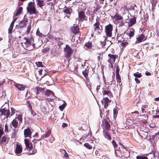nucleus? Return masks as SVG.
Returning <instances> with one entry per match:
<instances>
[{
  "label": "nucleus",
  "mask_w": 159,
  "mask_h": 159,
  "mask_svg": "<svg viewBox=\"0 0 159 159\" xmlns=\"http://www.w3.org/2000/svg\"><path fill=\"white\" fill-rule=\"evenodd\" d=\"M36 35L40 37H43L46 36L45 35L43 34L42 33L40 32L39 30V28H38L36 31Z\"/></svg>",
  "instance_id": "nucleus-37"
},
{
  "label": "nucleus",
  "mask_w": 159,
  "mask_h": 159,
  "mask_svg": "<svg viewBox=\"0 0 159 159\" xmlns=\"http://www.w3.org/2000/svg\"><path fill=\"white\" fill-rule=\"evenodd\" d=\"M117 24L118 25L119 27H122L124 25L125 22L122 20L117 22Z\"/></svg>",
  "instance_id": "nucleus-40"
},
{
  "label": "nucleus",
  "mask_w": 159,
  "mask_h": 159,
  "mask_svg": "<svg viewBox=\"0 0 159 159\" xmlns=\"http://www.w3.org/2000/svg\"><path fill=\"white\" fill-rule=\"evenodd\" d=\"M102 93L103 95H107L110 98L113 97L112 94L109 89L108 88L107 89L103 90L102 91Z\"/></svg>",
  "instance_id": "nucleus-19"
},
{
  "label": "nucleus",
  "mask_w": 159,
  "mask_h": 159,
  "mask_svg": "<svg viewBox=\"0 0 159 159\" xmlns=\"http://www.w3.org/2000/svg\"><path fill=\"white\" fill-rule=\"evenodd\" d=\"M108 56L109 59L108 60V62H110L111 61L115 62L116 59L118 57V55L116 54H112L109 53L108 54Z\"/></svg>",
  "instance_id": "nucleus-14"
},
{
  "label": "nucleus",
  "mask_w": 159,
  "mask_h": 159,
  "mask_svg": "<svg viewBox=\"0 0 159 159\" xmlns=\"http://www.w3.org/2000/svg\"><path fill=\"white\" fill-rule=\"evenodd\" d=\"M22 115L20 112H17L16 113V116L15 119H18L20 123L22 122Z\"/></svg>",
  "instance_id": "nucleus-25"
},
{
  "label": "nucleus",
  "mask_w": 159,
  "mask_h": 159,
  "mask_svg": "<svg viewBox=\"0 0 159 159\" xmlns=\"http://www.w3.org/2000/svg\"><path fill=\"white\" fill-rule=\"evenodd\" d=\"M28 22V20L27 19H23L20 22L18 26L20 28L25 27Z\"/></svg>",
  "instance_id": "nucleus-17"
},
{
  "label": "nucleus",
  "mask_w": 159,
  "mask_h": 159,
  "mask_svg": "<svg viewBox=\"0 0 159 159\" xmlns=\"http://www.w3.org/2000/svg\"><path fill=\"white\" fill-rule=\"evenodd\" d=\"M129 18V17L127 15L125 16H123L122 15V16H121L118 13H116L113 17V18L115 19V20L117 22L122 20L124 19L125 20H127Z\"/></svg>",
  "instance_id": "nucleus-8"
},
{
  "label": "nucleus",
  "mask_w": 159,
  "mask_h": 159,
  "mask_svg": "<svg viewBox=\"0 0 159 159\" xmlns=\"http://www.w3.org/2000/svg\"><path fill=\"white\" fill-rule=\"evenodd\" d=\"M31 23L30 22V24L27 27V30L26 31V33L27 34H29L30 31L31 29Z\"/></svg>",
  "instance_id": "nucleus-44"
},
{
  "label": "nucleus",
  "mask_w": 159,
  "mask_h": 159,
  "mask_svg": "<svg viewBox=\"0 0 159 159\" xmlns=\"http://www.w3.org/2000/svg\"><path fill=\"white\" fill-rule=\"evenodd\" d=\"M120 8V11L121 12V13L123 12V13L122 14V15L123 16L125 15H126V13H125V12L127 10V9L126 7V5H121L120 6V7H119Z\"/></svg>",
  "instance_id": "nucleus-23"
},
{
  "label": "nucleus",
  "mask_w": 159,
  "mask_h": 159,
  "mask_svg": "<svg viewBox=\"0 0 159 159\" xmlns=\"http://www.w3.org/2000/svg\"><path fill=\"white\" fill-rule=\"evenodd\" d=\"M114 62H113V61H111L110 62H109L110 64V65H109V67H110V68H113V64Z\"/></svg>",
  "instance_id": "nucleus-60"
},
{
  "label": "nucleus",
  "mask_w": 159,
  "mask_h": 159,
  "mask_svg": "<svg viewBox=\"0 0 159 159\" xmlns=\"http://www.w3.org/2000/svg\"><path fill=\"white\" fill-rule=\"evenodd\" d=\"M100 42L101 43V44L102 46H104L105 45L106 42L105 41V40H104L103 41H100Z\"/></svg>",
  "instance_id": "nucleus-63"
},
{
  "label": "nucleus",
  "mask_w": 159,
  "mask_h": 159,
  "mask_svg": "<svg viewBox=\"0 0 159 159\" xmlns=\"http://www.w3.org/2000/svg\"><path fill=\"white\" fill-rule=\"evenodd\" d=\"M117 39L118 42H121L124 41L123 37L122 36V34H118L117 35Z\"/></svg>",
  "instance_id": "nucleus-31"
},
{
  "label": "nucleus",
  "mask_w": 159,
  "mask_h": 159,
  "mask_svg": "<svg viewBox=\"0 0 159 159\" xmlns=\"http://www.w3.org/2000/svg\"><path fill=\"white\" fill-rule=\"evenodd\" d=\"M10 115V112L9 109L4 107V106H2L0 109V116L1 118L4 119L5 117L8 118Z\"/></svg>",
  "instance_id": "nucleus-3"
},
{
  "label": "nucleus",
  "mask_w": 159,
  "mask_h": 159,
  "mask_svg": "<svg viewBox=\"0 0 159 159\" xmlns=\"http://www.w3.org/2000/svg\"><path fill=\"white\" fill-rule=\"evenodd\" d=\"M133 75L135 78H140L142 76L141 73H139L138 72H137L133 74Z\"/></svg>",
  "instance_id": "nucleus-39"
},
{
  "label": "nucleus",
  "mask_w": 159,
  "mask_h": 159,
  "mask_svg": "<svg viewBox=\"0 0 159 159\" xmlns=\"http://www.w3.org/2000/svg\"><path fill=\"white\" fill-rule=\"evenodd\" d=\"M44 92L45 95L48 96H49L51 94H52L53 93V92L48 89H46Z\"/></svg>",
  "instance_id": "nucleus-38"
},
{
  "label": "nucleus",
  "mask_w": 159,
  "mask_h": 159,
  "mask_svg": "<svg viewBox=\"0 0 159 159\" xmlns=\"http://www.w3.org/2000/svg\"><path fill=\"white\" fill-rule=\"evenodd\" d=\"M104 101V107L105 108L107 109L109 105V103L111 102V100H110L108 97H106L103 98V100Z\"/></svg>",
  "instance_id": "nucleus-21"
},
{
  "label": "nucleus",
  "mask_w": 159,
  "mask_h": 159,
  "mask_svg": "<svg viewBox=\"0 0 159 159\" xmlns=\"http://www.w3.org/2000/svg\"><path fill=\"white\" fill-rule=\"evenodd\" d=\"M27 104L28 105V107L31 110L32 109V107L30 104V102L29 101H27Z\"/></svg>",
  "instance_id": "nucleus-56"
},
{
  "label": "nucleus",
  "mask_w": 159,
  "mask_h": 159,
  "mask_svg": "<svg viewBox=\"0 0 159 159\" xmlns=\"http://www.w3.org/2000/svg\"><path fill=\"white\" fill-rule=\"evenodd\" d=\"M36 2L37 3V5L40 7L42 8L44 6V1L43 0H36Z\"/></svg>",
  "instance_id": "nucleus-30"
},
{
  "label": "nucleus",
  "mask_w": 159,
  "mask_h": 159,
  "mask_svg": "<svg viewBox=\"0 0 159 159\" xmlns=\"http://www.w3.org/2000/svg\"><path fill=\"white\" fill-rule=\"evenodd\" d=\"M73 52V49L69 45L66 44L65 47L64 48L65 57L67 59H69L71 56Z\"/></svg>",
  "instance_id": "nucleus-4"
},
{
  "label": "nucleus",
  "mask_w": 159,
  "mask_h": 159,
  "mask_svg": "<svg viewBox=\"0 0 159 159\" xmlns=\"http://www.w3.org/2000/svg\"><path fill=\"white\" fill-rule=\"evenodd\" d=\"M23 148L22 147L20 144H16L15 149V152L17 156L20 155V154L22 152Z\"/></svg>",
  "instance_id": "nucleus-11"
},
{
  "label": "nucleus",
  "mask_w": 159,
  "mask_h": 159,
  "mask_svg": "<svg viewBox=\"0 0 159 159\" xmlns=\"http://www.w3.org/2000/svg\"><path fill=\"white\" fill-rule=\"evenodd\" d=\"M36 64L38 67H43L42 63L41 62L39 61L36 62Z\"/></svg>",
  "instance_id": "nucleus-48"
},
{
  "label": "nucleus",
  "mask_w": 159,
  "mask_h": 159,
  "mask_svg": "<svg viewBox=\"0 0 159 159\" xmlns=\"http://www.w3.org/2000/svg\"><path fill=\"white\" fill-rule=\"evenodd\" d=\"M147 37L143 34H140L138 37L136 38V43H138L144 41L147 39Z\"/></svg>",
  "instance_id": "nucleus-13"
},
{
  "label": "nucleus",
  "mask_w": 159,
  "mask_h": 159,
  "mask_svg": "<svg viewBox=\"0 0 159 159\" xmlns=\"http://www.w3.org/2000/svg\"><path fill=\"white\" fill-rule=\"evenodd\" d=\"M45 88H42L39 86L36 87L34 89V91L37 95H43L44 91Z\"/></svg>",
  "instance_id": "nucleus-10"
},
{
  "label": "nucleus",
  "mask_w": 159,
  "mask_h": 159,
  "mask_svg": "<svg viewBox=\"0 0 159 159\" xmlns=\"http://www.w3.org/2000/svg\"><path fill=\"white\" fill-rule=\"evenodd\" d=\"M16 19H13V21L11 22V24L10 25V26H12L13 27L14 24L15 23V22L16 20Z\"/></svg>",
  "instance_id": "nucleus-61"
},
{
  "label": "nucleus",
  "mask_w": 159,
  "mask_h": 159,
  "mask_svg": "<svg viewBox=\"0 0 159 159\" xmlns=\"http://www.w3.org/2000/svg\"><path fill=\"white\" fill-rule=\"evenodd\" d=\"M116 75H119V71H120V69L119 68L118 66H116Z\"/></svg>",
  "instance_id": "nucleus-57"
},
{
  "label": "nucleus",
  "mask_w": 159,
  "mask_h": 159,
  "mask_svg": "<svg viewBox=\"0 0 159 159\" xmlns=\"http://www.w3.org/2000/svg\"><path fill=\"white\" fill-rule=\"evenodd\" d=\"M62 11L65 14L70 15L73 11V10L70 7L65 6Z\"/></svg>",
  "instance_id": "nucleus-15"
},
{
  "label": "nucleus",
  "mask_w": 159,
  "mask_h": 159,
  "mask_svg": "<svg viewBox=\"0 0 159 159\" xmlns=\"http://www.w3.org/2000/svg\"><path fill=\"white\" fill-rule=\"evenodd\" d=\"M92 43L90 42H88L86 43L84 45L86 47V48L91 49L92 48Z\"/></svg>",
  "instance_id": "nucleus-36"
},
{
  "label": "nucleus",
  "mask_w": 159,
  "mask_h": 159,
  "mask_svg": "<svg viewBox=\"0 0 159 159\" xmlns=\"http://www.w3.org/2000/svg\"><path fill=\"white\" fill-rule=\"evenodd\" d=\"M8 126L6 124L5 126V132H8Z\"/></svg>",
  "instance_id": "nucleus-64"
},
{
  "label": "nucleus",
  "mask_w": 159,
  "mask_h": 159,
  "mask_svg": "<svg viewBox=\"0 0 159 159\" xmlns=\"http://www.w3.org/2000/svg\"><path fill=\"white\" fill-rule=\"evenodd\" d=\"M89 73V71L87 72V71H85L84 70L82 71V74L85 78L87 82L89 81V79L88 76Z\"/></svg>",
  "instance_id": "nucleus-32"
},
{
  "label": "nucleus",
  "mask_w": 159,
  "mask_h": 159,
  "mask_svg": "<svg viewBox=\"0 0 159 159\" xmlns=\"http://www.w3.org/2000/svg\"><path fill=\"white\" fill-rule=\"evenodd\" d=\"M34 5L35 3L33 2H30L28 4L27 7V11L30 14H36V9Z\"/></svg>",
  "instance_id": "nucleus-5"
},
{
  "label": "nucleus",
  "mask_w": 159,
  "mask_h": 159,
  "mask_svg": "<svg viewBox=\"0 0 159 159\" xmlns=\"http://www.w3.org/2000/svg\"><path fill=\"white\" fill-rule=\"evenodd\" d=\"M84 146L87 148L89 149H91L92 148V147L90 144L88 143H85L84 144Z\"/></svg>",
  "instance_id": "nucleus-43"
},
{
  "label": "nucleus",
  "mask_w": 159,
  "mask_h": 159,
  "mask_svg": "<svg viewBox=\"0 0 159 159\" xmlns=\"http://www.w3.org/2000/svg\"><path fill=\"white\" fill-rule=\"evenodd\" d=\"M94 14H91L89 18V21L91 22H92L94 20Z\"/></svg>",
  "instance_id": "nucleus-46"
},
{
  "label": "nucleus",
  "mask_w": 159,
  "mask_h": 159,
  "mask_svg": "<svg viewBox=\"0 0 159 159\" xmlns=\"http://www.w3.org/2000/svg\"><path fill=\"white\" fill-rule=\"evenodd\" d=\"M32 132L30 128L28 127L27 128L25 129L24 130V136L25 138L29 137L31 138V136Z\"/></svg>",
  "instance_id": "nucleus-12"
},
{
  "label": "nucleus",
  "mask_w": 159,
  "mask_h": 159,
  "mask_svg": "<svg viewBox=\"0 0 159 159\" xmlns=\"http://www.w3.org/2000/svg\"><path fill=\"white\" fill-rule=\"evenodd\" d=\"M135 7H136V8H137V6L135 4H133V5H131L130 7V9L131 10H132L133 11H134L135 10Z\"/></svg>",
  "instance_id": "nucleus-52"
},
{
  "label": "nucleus",
  "mask_w": 159,
  "mask_h": 159,
  "mask_svg": "<svg viewBox=\"0 0 159 159\" xmlns=\"http://www.w3.org/2000/svg\"><path fill=\"white\" fill-rule=\"evenodd\" d=\"M136 159H148V158L145 156H137L136 157Z\"/></svg>",
  "instance_id": "nucleus-49"
},
{
  "label": "nucleus",
  "mask_w": 159,
  "mask_h": 159,
  "mask_svg": "<svg viewBox=\"0 0 159 159\" xmlns=\"http://www.w3.org/2000/svg\"><path fill=\"white\" fill-rule=\"evenodd\" d=\"M121 148L122 149V150H117V152L116 151H115V154L117 157H120L121 156L125 157L127 155V151L124 145L122 146Z\"/></svg>",
  "instance_id": "nucleus-6"
},
{
  "label": "nucleus",
  "mask_w": 159,
  "mask_h": 159,
  "mask_svg": "<svg viewBox=\"0 0 159 159\" xmlns=\"http://www.w3.org/2000/svg\"><path fill=\"white\" fill-rule=\"evenodd\" d=\"M136 18L135 17H133L129 20L128 22L129 27H131L134 25L136 22Z\"/></svg>",
  "instance_id": "nucleus-20"
},
{
  "label": "nucleus",
  "mask_w": 159,
  "mask_h": 159,
  "mask_svg": "<svg viewBox=\"0 0 159 159\" xmlns=\"http://www.w3.org/2000/svg\"><path fill=\"white\" fill-rule=\"evenodd\" d=\"M105 127L107 130H108L110 128V125L108 121L106 120H104Z\"/></svg>",
  "instance_id": "nucleus-33"
},
{
  "label": "nucleus",
  "mask_w": 159,
  "mask_h": 159,
  "mask_svg": "<svg viewBox=\"0 0 159 159\" xmlns=\"http://www.w3.org/2000/svg\"><path fill=\"white\" fill-rule=\"evenodd\" d=\"M17 130L14 129L13 132L12 134V138H15L16 136V133Z\"/></svg>",
  "instance_id": "nucleus-51"
},
{
  "label": "nucleus",
  "mask_w": 159,
  "mask_h": 159,
  "mask_svg": "<svg viewBox=\"0 0 159 159\" xmlns=\"http://www.w3.org/2000/svg\"><path fill=\"white\" fill-rule=\"evenodd\" d=\"M78 17L80 20L83 21L87 20V17L86 16L85 12L84 11H81L78 12Z\"/></svg>",
  "instance_id": "nucleus-9"
},
{
  "label": "nucleus",
  "mask_w": 159,
  "mask_h": 159,
  "mask_svg": "<svg viewBox=\"0 0 159 159\" xmlns=\"http://www.w3.org/2000/svg\"><path fill=\"white\" fill-rule=\"evenodd\" d=\"M112 143L115 148H116L118 146V145L116 143L115 140H113L112 142Z\"/></svg>",
  "instance_id": "nucleus-55"
},
{
  "label": "nucleus",
  "mask_w": 159,
  "mask_h": 159,
  "mask_svg": "<svg viewBox=\"0 0 159 159\" xmlns=\"http://www.w3.org/2000/svg\"><path fill=\"white\" fill-rule=\"evenodd\" d=\"M23 11V8L22 7H19L16 12L15 13V15L16 16H17L18 15L21 14Z\"/></svg>",
  "instance_id": "nucleus-34"
},
{
  "label": "nucleus",
  "mask_w": 159,
  "mask_h": 159,
  "mask_svg": "<svg viewBox=\"0 0 159 159\" xmlns=\"http://www.w3.org/2000/svg\"><path fill=\"white\" fill-rule=\"evenodd\" d=\"M134 80L136 82V83L137 84H139L140 82V80L137 78H135L134 79Z\"/></svg>",
  "instance_id": "nucleus-62"
},
{
  "label": "nucleus",
  "mask_w": 159,
  "mask_h": 159,
  "mask_svg": "<svg viewBox=\"0 0 159 159\" xmlns=\"http://www.w3.org/2000/svg\"><path fill=\"white\" fill-rule=\"evenodd\" d=\"M26 147L29 148L30 150H32L33 149V144L31 143L27 139H24Z\"/></svg>",
  "instance_id": "nucleus-18"
},
{
  "label": "nucleus",
  "mask_w": 159,
  "mask_h": 159,
  "mask_svg": "<svg viewBox=\"0 0 159 159\" xmlns=\"http://www.w3.org/2000/svg\"><path fill=\"white\" fill-rule=\"evenodd\" d=\"M127 33V34L131 39L134 35L135 30L133 28H131L130 29V30Z\"/></svg>",
  "instance_id": "nucleus-28"
},
{
  "label": "nucleus",
  "mask_w": 159,
  "mask_h": 159,
  "mask_svg": "<svg viewBox=\"0 0 159 159\" xmlns=\"http://www.w3.org/2000/svg\"><path fill=\"white\" fill-rule=\"evenodd\" d=\"M128 43L127 41H125V42L122 43L120 44V45L121 47H124Z\"/></svg>",
  "instance_id": "nucleus-54"
},
{
  "label": "nucleus",
  "mask_w": 159,
  "mask_h": 159,
  "mask_svg": "<svg viewBox=\"0 0 159 159\" xmlns=\"http://www.w3.org/2000/svg\"><path fill=\"white\" fill-rule=\"evenodd\" d=\"M7 138L5 136H3L1 139V143H3L6 142Z\"/></svg>",
  "instance_id": "nucleus-47"
},
{
  "label": "nucleus",
  "mask_w": 159,
  "mask_h": 159,
  "mask_svg": "<svg viewBox=\"0 0 159 159\" xmlns=\"http://www.w3.org/2000/svg\"><path fill=\"white\" fill-rule=\"evenodd\" d=\"M50 50V48L49 47H47L45 48H44L42 51V52L44 53H46L48 52Z\"/></svg>",
  "instance_id": "nucleus-42"
},
{
  "label": "nucleus",
  "mask_w": 159,
  "mask_h": 159,
  "mask_svg": "<svg viewBox=\"0 0 159 159\" xmlns=\"http://www.w3.org/2000/svg\"><path fill=\"white\" fill-rule=\"evenodd\" d=\"M113 30V25L111 24L106 25L105 27V33L107 37L112 36V32Z\"/></svg>",
  "instance_id": "nucleus-7"
},
{
  "label": "nucleus",
  "mask_w": 159,
  "mask_h": 159,
  "mask_svg": "<svg viewBox=\"0 0 159 159\" xmlns=\"http://www.w3.org/2000/svg\"><path fill=\"white\" fill-rule=\"evenodd\" d=\"M122 36L124 41H127L130 39L128 34H127V33H126L125 31L122 34Z\"/></svg>",
  "instance_id": "nucleus-29"
},
{
  "label": "nucleus",
  "mask_w": 159,
  "mask_h": 159,
  "mask_svg": "<svg viewBox=\"0 0 159 159\" xmlns=\"http://www.w3.org/2000/svg\"><path fill=\"white\" fill-rule=\"evenodd\" d=\"M66 106V103L65 102L64 103L62 104L61 105L59 106V108L61 111H62Z\"/></svg>",
  "instance_id": "nucleus-41"
},
{
  "label": "nucleus",
  "mask_w": 159,
  "mask_h": 159,
  "mask_svg": "<svg viewBox=\"0 0 159 159\" xmlns=\"http://www.w3.org/2000/svg\"><path fill=\"white\" fill-rule=\"evenodd\" d=\"M51 134V130L50 129H48L45 132L44 134L42 136L41 138L40 139V140H42L44 138H48L50 136Z\"/></svg>",
  "instance_id": "nucleus-24"
},
{
  "label": "nucleus",
  "mask_w": 159,
  "mask_h": 159,
  "mask_svg": "<svg viewBox=\"0 0 159 159\" xmlns=\"http://www.w3.org/2000/svg\"><path fill=\"white\" fill-rule=\"evenodd\" d=\"M47 6H51V7H50L49 6V8H50L51 9H52V7L54 6V4L53 2H48L47 3Z\"/></svg>",
  "instance_id": "nucleus-53"
},
{
  "label": "nucleus",
  "mask_w": 159,
  "mask_h": 159,
  "mask_svg": "<svg viewBox=\"0 0 159 159\" xmlns=\"http://www.w3.org/2000/svg\"><path fill=\"white\" fill-rule=\"evenodd\" d=\"M65 152V154L64 155L63 157L66 158H67L69 157L68 154L67 153L66 151L64 150Z\"/></svg>",
  "instance_id": "nucleus-58"
},
{
  "label": "nucleus",
  "mask_w": 159,
  "mask_h": 159,
  "mask_svg": "<svg viewBox=\"0 0 159 159\" xmlns=\"http://www.w3.org/2000/svg\"><path fill=\"white\" fill-rule=\"evenodd\" d=\"M94 33L98 35L101 34L102 30V26L100 25V19L98 17H97L96 22L93 25Z\"/></svg>",
  "instance_id": "nucleus-2"
},
{
  "label": "nucleus",
  "mask_w": 159,
  "mask_h": 159,
  "mask_svg": "<svg viewBox=\"0 0 159 159\" xmlns=\"http://www.w3.org/2000/svg\"><path fill=\"white\" fill-rule=\"evenodd\" d=\"M103 132L105 138L109 140H111V138L107 130H104Z\"/></svg>",
  "instance_id": "nucleus-26"
},
{
  "label": "nucleus",
  "mask_w": 159,
  "mask_h": 159,
  "mask_svg": "<svg viewBox=\"0 0 159 159\" xmlns=\"http://www.w3.org/2000/svg\"><path fill=\"white\" fill-rule=\"evenodd\" d=\"M12 126L14 127V129H16L18 127V121L16 119H14L11 121Z\"/></svg>",
  "instance_id": "nucleus-27"
},
{
  "label": "nucleus",
  "mask_w": 159,
  "mask_h": 159,
  "mask_svg": "<svg viewBox=\"0 0 159 159\" xmlns=\"http://www.w3.org/2000/svg\"><path fill=\"white\" fill-rule=\"evenodd\" d=\"M11 116H12L14 115L15 113H17V112L16 111V110L14 108H11Z\"/></svg>",
  "instance_id": "nucleus-45"
},
{
  "label": "nucleus",
  "mask_w": 159,
  "mask_h": 159,
  "mask_svg": "<svg viewBox=\"0 0 159 159\" xmlns=\"http://www.w3.org/2000/svg\"><path fill=\"white\" fill-rule=\"evenodd\" d=\"M13 26H10V27H9L8 29V33L9 34H11L12 32L13 29Z\"/></svg>",
  "instance_id": "nucleus-50"
},
{
  "label": "nucleus",
  "mask_w": 159,
  "mask_h": 159,
  "mask_svg": "<svg viewBox=\"0 0 159 159\" xmlns=\"http://www.w3.org/2000/svg\"><path fill=\"white\" fill-rule=\"evenodd\" d=\"M24 39L26 40L25 41L24 43V44L26 46L27 48L29 47L30 46H32V48H28L27 50L30 51L34 48H38L39 47L37 46L35 43H34V39L33 38H25Z\"/></svg>",
  "instance_id": "nucleus-1"
},
{
  "label": "nucleus",
  "mask_w": 159,
  "mask_h": 159,
  "mask_svg": "<svg viewBox=\"0 0 159 159\" xmlns=\"http://www.w3.org/2000/svg\"><path fill=\"white\" fill-rule=\"evenodd\" d=\"M143 116L144 117V123H146V120L148 119V116L147 115H143Z\"/></svg>",
  "instance_id": "nucleus-59"
},
{
  "label": "nucleus",
  "mask_w": 159,
  "mask_h": 159,
  "mask_svg": "<svg viewBox=\"0 0 159 159\" xmlns=\"http://www.w3.org/2000/svg\"><path fill=\"white\" fill-rule=\"evenodd\" d=\"M116 81L119 83V85L120 86L122 84L121 78L120 75H116Z\"/></svg>",
  "instance_id": "nucleus-35"
},
{
  "label": "nucleus",
  "mask_w": 159,
  "mask_h": 159,
  "mask_svg": "<svg viewBox=\"0 0 159 159\" xmlns=\"http://www.w3.org/2000/svg\"><path fill=\"white\" fill-rule=\"evenodd\" d=\"M80 28L77 25H74L71 27V32L73 33L76 34L79 32Z\"/></svg>",
  "instance_id": "nucleus-16"
},
{
  "label": "nucleus",
  "mask_w": 159,
  "mask_h": 159,
  "mask_svg": "<svg viewBox=\"0 0 159 159\" xmlns=\"http://www.w3.org/2000/svg\"><path fill=\"white\" fill-rule=\"evenodd\" d=\"M14 86L15 87L17 88L19 91H23L26 88V87L25 85L22 84H17L16 83H15Z\"/></svg>",
  "instance_id": "nucleus-22"
}]
</instances>
